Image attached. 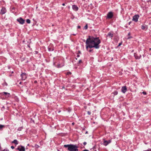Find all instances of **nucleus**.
I'll return each mask as SVG.
<instances>
[{"instance_id": "obj_1", "label": "nucleus", "mask_w": 151, "mask_h": 151, "mask_svg": "<svg viewBox=\"0 0 151 151\" xmlns=\"http://www.w3.org/2000/svg\"><path fill=\"white\" fill-rule=\"evenodd\" d=\"M100 43V40L98 37L94 38L89 36L88 38L87 39L86 41V49H87L88 47L98 49L99 47V44Z\"/></svg>"}, {"instance_id": "obj_2", "label": "nucleus", "mask_w": 151, "mask_h": 151, "mask_svg": "<svg viewBox=\"0 0 151 151\" xmlns=\"http://www.w3.org/2000/svg\"><path fill=\"white\" fill-rule=\"evenodd\" d=\"M65 147H67L68 150L70 151H78V147L76 145H65L64 146Z\"/></svg>"}, {"instance_id": "obj_3", "label": "nucleus", "mask_w": 151, "mask_h": 151, "mask_svg": "<svg viewBox=\"0 0 151 151\" xmlns=\"http://www.w3.org/2000/svg\"><path fill=\"white\" fill-rule=\"evenodd\" d=\"M17 21L19 22L20 24H23L24 23V20L22 18H19L17 19Z\"/></svg>"}, {"instance_id": "obj_4", "label": "nucleus", "mask_w": 151, "mask_h": 151, "mask_svg": "<svg viewBox=\"0 0 151 151\" xmlns=\"http://www.w3.org/2000/svg\"><path fill=\"white\" fill-rule=\"evenodd\" d=\"M22 79L23 80H25L27 78V76L25 73H22L21 75Z\"/></svg>"}, {"instance_id": "obj_5", "label": "nucleus", "mask_w": 151, "mask_h": 151, "mask_svg": "<svg viewBox=\"0 0 151 151\" xmlns=\"http://www.w3.org/2000/svg\"><path fill=\"white\" fill-rule=\"evenodd\" d=\"M139 18V16L138 15H136L133 17L132 20L135 22H137Z\"/></svg>"}, {"instance_id": "obj_6", "label": "nucleus", "mask_w": 151, "mask_h": 151, "mask_svg": "<svg viewBox=\"0 0 151 151\" xmlns=\"http://www.w3.org/2000/svg\"><path fill=\"white\" fill-rule=\"evenodd\" d=\"M6 8L5 7H3L0 13L1 14H3L6 13Z\"/></svg>"}, {"instance_id": "obj_7", "label": "nucleus", "mask_w": 151, "mask_h": 151, "mask_svg": "<svg viewBox=\"0 0 151 151\" xmlns=\"http://www.w3.org/2000/svg\"><path fill=\"white\" fill-rule=\"evenodd\" d=\"M113 17V14L112 12H109L107 14V18L111 19Z\"/></svg>"}, {"instance_id": "obj_8", "label": "nucleus", "mask_w": 151, "mask_h": 151, "mask_svg": "<svg viewBox=\"0 0 151 151\" xmlns=\"http://www.w3.org/2000/svg\"><path fill=\"white\" fill-rule=\"evenodd\" d=\"M127 91V88L126 86H124L122 87L121 91L123 93H125Z\"/></svg>"}, {"instance_id": "obj_9", "label": "nucleus", "mask_w": 151, "mask_h": 151, "mask_svg": "<svg viewBox=\"0 0 151 151\" xmlns=\"http://www.w3.org/2000/svg\"><path fill=\"white\" fill-rule=\"evenodd\" d=\"M72 8L73 9L76 11H78V8L76 5H73L72 6Z\"/></svg>"}, {"instance_id": "obj_10", "label": "nucleus", "mask_w": 151, "mask_h": 151, "mask_svg": "<svg viewBox=\"0 0 151 151\" xmlns=\"http://www.w3.org/2000/svg\"><path fill=\"white\" fill-rule=\"evenodd\" d=\"M1 94L2 95H5L7 97H9L10 95L9 93L6 92H3L1 93Z\"/></svg>"}, {"instance_id": "obj_11", "label": "nucleus", "mask_w": 151, "mask_h": 151, "mask_svg": "<svg viewBox=\"0 0 151 151\" xmlns=\"http://www.w3.org/2000/svg\"><path fill=\"white\" fill-rule=\"evenodd\" d=\"M111 141L110 140H109V141H105L104 142V144L105 146H106L107 145H108L109 143L111 142Z\"/></svg>"}, {"instance_id": "obj_12", "label": "nucleus", "mask_w": 151, "mask_h": 151, "mask_svg": "<svg viewBox=\"0 0 151 151\" xmlns=\"http://www.w3.org/2000/svg\"><path fill=\"white\" fill-rule=\"evenodd\" d=\"M113 34L111 32H109L107 35V36L111 38L113 37Z\"/></svg>"}, {"instance_id": "obj_13", "label": "nucleus", "mask_w": 151, "mask_h": 151, "mask_svg": "<svg viewBox=\"0 0 151 151\" xmlns=\"http://www.w3.org/2000/svg\"><path fill=\"white\" fill-rule=\"evenodd\" d=\"M18 149L19 150V151H25L24 147L22 146L20 148H18Z\"/></svg>"}, {"instance_id": "obj_14", "label": "nucleus", "mask_w": 151, "mask_h": 151, "mask_svg": "<svg viewBox=\"0 0 151 151\" xmlns=\"http://www.w3.org/2000/svg\"><path fill=\"white\" fill-rule=\"evenodd\" d=\"M12 143H14L16 145H17L18 142L17 140L15 139L12 142Z\"/></svg>"}, {"instance_id": "obj_15", "label": "nucleus", "mask_w": 151, "mask_h": 151, "mask_svg": "<svg viewBox=\"0 0 151 151\" xmlns=\"http://www.w3.org/2000/svg\"><path fill=\"white\" fill-rule=\"evenodd\" d=\"M112 94H113L114 95H116L118 94V92L117 91H115L112 93Z\"/></svg>"}, {"instance_id": "obj_16", "label": "nucleus", "mask_w": 151, "mask_h": 151, "mask_svg": "<svg viewBox=\"0 0 151 151\" xmlns=\"http://www.w3.org/2000/svg\"><path fill=\"white\" fill-rule=\"evenodd\" d=\"M141 28L142 29L144 30L145 29H147V26H144V25H142V26Z\"/></svg>"}, {"instance_id": "obj_17", "label": "nucleus", "mask_w": 151, "mask_h": 151, "mask_svg": "<svg viewBox=\"0 0 151 151\" xmlns=\"http://www.w3.org/2000/svg\"><path fill=\"white\" fill-rule=\"evenodd\" d=\"M134 56H135V58L136 59H139L140 58V57H138V56H136V54H134Z\"/></svg>"}, {"instance_id": "obj_18", "label": "nucleus", "mask_w": 151, "mask_h": 151, "mask_svg": "<svg viewBox=\"0 0 151 151\" xmlns=\"http://www.w3.org/2000/svg\"><path fill=\"white\" fill-rule=\"evenodd\" d=\"M26 22L27 23L29 24L30 23V21L29 19H27L26 20Z\"/></svg>"}, {"instance_id": "obj_19", "label": "nucleus", "mask_w": 151, "mask_h": 151, "mask_svg": "<svg viewBox=\"0 0 151 151\" xmlns=\"http://www.w3.org/2000/svg\"><path fill=\"white\" fill-rule=\"evenodd\" d=\"M84 28L85 29H87L88 28V26L86 24L84 27Z\"/></svg>"}, {"instance_id": "obj_20", "label": "nucleus", "mask_w": 151, "mask_h": 151, "mask_svg": "<svg viewBox=\"0 0 151 151\" xmlns=\"http://www.w3.org/2000/svg\"><path fill=\"white\" fill-rule=\"evenodd\" d=\"M4 127V126L1 125H0V129Z\"/></svg>"}, {"instance_id": "obj_21", "label": "nucleus", "mask_w": 151, "mask_h": 151, "mask_svg": "<svg viewBox=\"0 0 151 151\" xmlns=\"http://www.w3.org/2000/svg\"><path fill=\"white\" fill-rule=\"evenodd\" d=\"M142 93L144 95L146 94V92L145 91H143Z\"/></svg>"}, {"instance_id": "obj_22", "label": "nucleus", "mask_w": 151, "mask_h": 151, "mask_svg": "<svg viewBox=\"0 0 151 151\" xmlns=\"http://www.w3.org/2000/svg\"><path fill=\"white\" fill-rule=\"evenodd\" d=\"M22 129V127H20L18 128V130L19 131H21Z\"/></svg>"}, {"instance_id": "obj_23", "label": "nucleus", "mask_w": 151, "mask_h": 151, "mask_svg": "<svg viewBox=\"0 0 151 151\" xmlns=\"http://www.w3.org/2000/svg\"><path fill=\"white\" fill-rule=\"evenodd\" d=\"M71 74V73L70 72H68L67 73V75H70Z\"/></svg>"}, {"instance_id": "obj_24", "label": "nucleus", "mask_w": 151, "mask_h": 151, "mask_svg": "<svg viewBox=\"0 0 151 151\" xmlns=\"http://www.w3.org/2000/svg\"><path fill=\"white\" fill-rule=\"evenodd\" d=\"M63 65H62V66H60V65H58V68L61 67H62Z\"/></svg>"}, {"instance_id": "obj_25", "label": "nucleus", "mask_w": 151, "mask_h": 151, "mask_svg": "<svg viewBox=\"0 0 151 151\" xmlns=\"http://www.w3.org/2000/svg\"><path fill=\"white\" fill-rule=\"evenodd\" d=\"M86 144V142H84L83 143V145H85Z\"/></svg>"}, {"instance_id": "obj_26", "label": "nucleus", "mask_w": 151, "mask_h": 151, "mask_svg": "<svg viewBox=\"0 0 151 151\" xmlns=\"http://www.w3.org/2000/svg\"><path fill=\"white\" fill-rule=\"evenodd\" d=\"M122 44V43H119L118 45V46H119Z\"/></svg>"}, {"instance_id": "obj_27", "label": "nucleus", "mask_w": 151, "mask_h": 151, "mask_svg": "<svg viewBox=\"0 0 151 151\" xmlns=\"http://www.w3.org/2000/svg\"><path fill=\"white\" fill-rule=\"evenodd\" d=\"M11 148L12 149H13L14 148V147L13 146H12L11 147Z\"/></svg>"}, {"instance_id": "obj_28", "label": "nucleus", "mask_w": 151, "mask_h": 151, "mask_svg": "<svg viewBox=\"0 0 151 151\" xmlns=\"http://www.w3.org/2000/svg\"><path fill=\"white\" fill-rule=\"evenodd\" d=\"M78 28L80 29L81 28V27L79 26H78L77 27Z\"/></svg>"}, {"instance_id": "obj_29", "label": "nucleus", "mask_w": 151, "mask_h": 151, "mask_svg": "<svg viewBox=\"0 0 151 151\" xmlns=\"http://www.w3.org/2000/svg\"><path fill=\"white\" fill-rule=\"evenodd\" d=\"M3 151H8V150L6 149H4L3 150Z\"/></svg>"}, {"instance_id": "obj_30", "label": "nucleus", "mask_w": 151, "mask_h": 151, "mask_svg": "<svg viewBox=\"0 0 151 151\" xmlns=\"http://www.w3.org/2000/svg\"><path fill=\"white\" fill-rule=\"evenodd\" d=\"M81 60H79V63H81Z\"/></svg>"}, {"instance_id": "obj_31", "label": "nucleus", "mask_w": 151, "mask_h": 151, "mask_svg": "<svg viewBox=\"0 0 151 151\" xmlns=\"http://www.w3.org/2000/svg\"><path fill=\"white\" fill-rule=\"evenodd\" d=\"M72 125H73L75 123H74V122H73V123H72Z\"/></svg>"}, {"instance_id": "obj_32", "label": "nucleus", "mask_w": 151, "mask_h": 151, "mask_svg": "<svg viewBox=\"0 0 151 151\" xmlns=\"http://www.w3.org/2000/svg\"><path fill=\"white\" fill-rule=\"evenodd\" d=\"M62 5L63 6H64L65 5V4H64V3H63L62 4Z\"/></svg>"}, {"instance_id": "obj_33", "label": "nucleus", "mask_w": 151, "mask_h": 151, "mask_svg": "<svg viewBox=\"0 0 151 151\" xmlns=\"http://www.w3.org/2000/svg\"><path fill=\"white\" fill-rule=\"evenodd\" d=\"M88 131H86L85 132V134H88Z\"/></svg>"}, {"instance_id": "obj_34", "label": "nucleus", "mask_w": 151, "mask_h": 151, "mask_svg": "<svg viewBox=\"0 0 151 151\" xmlns=\"http://www.w3.org/2000/svg\"><path fill=\"white\" fill-rule=\"evenodd\" d=\"M83 151H89L87 150H84Z\"/></svg>"}, {"instance_id": "obj_35", "label": "nucleus", "mask_w": 151, "mask_h": 151, "mask_svg": "<svg viewBox=\"0 0 151 151\" xmlns=\"http://www.w3.org/2000/svg\"><path fill=\"white\" fill-rule=\"evenodd\" d=\"M68 9H69L70 8V6H68Z\"/></svg>"}, {"instance_id": "obj_36", "label": "nucleus", "mask_w": 151, "mask_h": 151, "mask_svg": "<svg viewBox=\"0 0 151 151\" xmlns=\"http://www.w3.org/2000/svg\"><path fill=\"white\" fill-rule=\"evenodd\" d=\"M79 57V55H77V57Z\"/></svg>"}, {"instance_id": "obj_37", "label": "nucleus", "mask_w": 151, "mask_h": 151, "mask_svg": "<svg viewBox=\"0 0 151 151\" xmlns=\"http://www.w3.org/2000/svg\"><path fill=\"white\" fill-rule=\"evenodd\" d=\"M89 51V52H91L92 51V50H90Z\"/></svg>"}, {"instance_id": "obj_38", "label": "nucleus", "mask_w": 151, "mask_h": 151, "mask_svg": "<svg viewBox=\"0 0 151 151\" xmlns=\"http://www.w3.org/2000/svg\"><path fill=\"white\" fill-rule=\"evenodd\" d=\"M130 23H131L130 22H129V25L130 24Z\"/></svg>"}, {"instance_id": "obj_39", "label": "nucleus", "mask_w": 151, "mask_h": 151, "mask_svg": "<svg viewBox=\"0 0 151 151\" xmlns=\"http://www.w3.org/2000/svg\"><path fill=\"white\" fill-rule=\"evenodd\" d=\"M145 151H149V150H145Z\"/></svg>"}, {"instance_id": "obj_40", "label": "nucleus", "mask_w": 151, "mask_h": 151, "mask_svg": "<svg viewBox=\"0 0 151 151\" xmlns=\"http://www.w3.org/2000/svg\"><path fill=\"white\" fill-rule=\"evenodd\" d=\"M73 35H76V34H73Z\"/></svg>"}, {"instance_id": "obj_41", "label": "nucleus", "mask_w": 151, "mask_h": 151, "mask_svg": "<svg viewBox=\"0 0 151 151\" xmlns=\"http://www.w3.org/2000/svg\"><path fill=\"white\" fill-rule=\"evenodd\" d=\"M150 50H151V48H150Z\"/></svg>"}, {"instance_id": "obj_42", "label": "nucleus", "mask_w": 151, "mask_h": 151, "mask_svg": "<svg viewBox=\"0 0 151 151\" xmlns=\"http://www.w3.org/2000/svg\"><path fill=\"white\" fill-rule=\"evenodd\" d=\"M58 112H60V111H59Z\"/></svg>"}, {"instance_id": "obj_43", "label": "nucleus", "mask_w": 151, "mask_h": 151, "mask_svg": "<svg viewBox=\"0 0 151 151\" xmlns=\"http://www.w3.org/2000/svg\"><path fill=\"white\" fill-rule=\"evenodd\" d=\"M85 129H83V130H84Z\"/></svg>"}]
</instances>
